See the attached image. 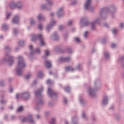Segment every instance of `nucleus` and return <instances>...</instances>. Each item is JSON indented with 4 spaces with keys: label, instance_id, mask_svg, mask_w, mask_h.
Segmentation results:
<instances>
[{
    "label": "nucleus",
    "instance_id": "f257e3e1",
    "mask_svg": "<svg viewBox=\"0 0 124 124\" xmlns=\"http://www.w3.org/2000/svg\"><path fill=\"white\" fill-rule=\"evenodd\" d=\"M18 62L17 65L16 73L17 75H22V69H23L25 66L26 64L24 62V60L21 57L18 58Z\"/></svg>",
    "mask_w": 124,
    "mask_h": 124
},
{
    "label": "nucleus",
    "instance_id": "f03ea898",
    "mask_svg": "<svg viewBox=\"0 0 124 124\" xmlns=\"http://www.w3.org/2000/svg\"><path fill=\"white\" fill-rule=\"evenodd\" d=\"M37 38L39 39L41 46L45 45V42H44V39L42 37V35L39 34L38 36L34 34L32 35V40L33 41H35Z\"/></svg>",
    "mask_w": 124,
    "mask_h": 124
},
{
    "label": "nucleus",
    "instance_id": "7ed1b4c3",
    "mask_svg": "<svg viewBox=\"0 0 124 124\" xmlns=\"http://www.w3.org/2000/svg\"><path fill=\"white\" fill-rule=\"evenodd\" d=\"M20 5V3H15L13 2L11 3L10 7L11 9H14L16 7H17V8H20L21 7L18 6V5Z\"/></svg>",
    "mask_w": 124,
    "mask_h": 124
},
{
    "label": "nucleus",
    "instance_id": "20e7f679",
    "mask_svg": "<svg viewBox=\"0 0 124 124\" xmlns=\"http://www.w3.org/2000/svg\"><path fill=\"white\" fill-rule=\"evenodd\" d=\"M29 121L30 123H34L33 121L32 118H31V115H30L27 118H23L22 120V122H26V121Z\"/></svg>",
    "mask_w": 124,
    "mask_h": 124
},
{
    "label": "nucleus",
    "instance_id": "39448f33",
    "mask_svg": "<svg viewBox=\"0 0 124 124\" xmlns=\"http://www.w3.org/2000/svg\"><path fill=\"white\" fill-rule=\"evenodd\" d=\"M92 1L91 0H87L86 1L85 5H84V7L85 9H89L90 8V5H91V2Z\"/></svg>",
    "mask_w": 124,
    "mask_h": 124
},
{
    "label": "nucleus",
    "instance_id": "423d86ee",
    "mask_svg": "<svg viewBox=\"0 0 124 124\" xmlns=\"http://www.w3.org/2000/svg\"><path fill=\"white\" fill-rule=\"evenodd\" d=\"M88 93L91 96H94V95H95V93H94V90L93 89L90 88L88 89Z\"/></svg>",
    "mask_w": 124,
    "mask_h": 124
},
{
    "label": "nucleus",
    "instance_id": "0eeeda50",
    "mask_svg": "<svg viewBox=\"0 0 124 124\" xmlns=\"http://www.w3.org/2000/svg\"><path fill=\"white\" fill-rule=\"evenodd\" d=\"M47 93L49 96H52V95H55L56 94L53 91L51 90V89L49 88L47 90Z\"/></svg>",
    "mask_w": 124,
    "mask_h": 124
},
{
    "label": "nucleus",
    "instance_id": "6e6552de",
    "mask_svg": "<svg viewBox=\"0 0 124 124\" xmlns=\"http://www.w3.org/2000/svg\"><path fill=\"white\" fill-rule=\"evenodd\" d=\"M45 64L47 68L51 67V62L50 61H46L45 62Z\"/></svg>",
    "mask_w": 124,
    "mask_h": 124
},
{
    "label": "nucleus",
    "instance_id": "1a4fd4ad",
    "mask_svg": "<svg viewBox=\"0 0 124 124\" xmlns=\"http://www.w3.org/2000/svg\"><path fill=\"white\" fill-rule=\"evenodd\" d=\"M23 96H25L24 99L27 100L30 97V94L28 93H24L23 94Z\"/></svg>",
    "mask_w": 124,
    "mask_h": 124
},
{
    "label": "nucleus",
    "instance_id": "9d476101",
    "mask_svg": "<svg viewBox=\"0 0 124 124\" xmlns=\"http://www.w3.org/2000/svg\"><path fill=\"white\" fill-rule=\"evenodd\" d=\"M19 21V17L16 16L13 19V22L14 24H17Z\"/></svg>",
    "mask_w": 124,
    "mask_h": 124
},
{
    "label": "nucleus",
    "instance_id": "9b49d317",
    "mask_svg": "<svg viewBox=\"0 0 124 124\" xmlns=\"http://www.w3.org/2000/svg\"><path fill=\"white\" fill-rule=\"evenodd\" d=\"M55 23H56V21H51V25H49L47 26V31H49V30H50V29L52 28V26H53V25H55Z\"/></svg>",
    "mask_w": 124,
    "mask_h": 124
},
{
    "label": "nucleus",
    "instance_id": "f8f14e48",
    "mask_svg": "<svg viewBox=\"0 0 124 124\" xmlns=\"http://www.w3.org/2000/svg\"><path fill=\"white\" fill-rule=\"evenodd\" d=\"M61 62H69L70 61V58H62L60 59Z\"/></svg>",
    "mask_w": 124,
    "mask_h": 124
},
{
    "label": "nucleus",
    "instance_id": "ddd939ff",
    "mask_svg": "<svg viewBox=\"0 0 124 124\" xmlns=\"http://www.w3.org/2000/svg\"><path fill=\"white\" fill-rule=\"evenodd\" d=\"M43 91V88H41V90H38L36 93V96H38V95H40V93H41V92Z\"/></svg>",
    "mask_w": 124,
    "mask_h": 124
},
{
    "label": "nucleus",
    "instance_id": "4468645a",
    "mask_svg": "<svg viewBox=\"0 0 124 124\" xmlns=\"http://www.w3.org/2000/svg\"><path fill=\"white\" fill-rule=\"evenodd\" d=\"M66 70L67 71H73L74 70V69H73L72 67L68 66L66 67Z\"/></svg>",
    "mask_w": 124,
    "mask_h": 124
},
{
    "label": "nucleus",
    "instance_id": "2eb2a0df",
    "mask_svg": "<svg viewBox=\"0 0 124 124\" xmlns=\"http://www.w3.org/2000/svg\"><path fill=\"white\" fill-rule=\"evenodd\" d=\"M107 103V97H105L103 100V104H106Z\"/></svg>",
    "mask_w": 124,
    "mask_h": 124
},
{
    "label": "nucleus",
    "instance_id": "dca6fc26",
    "mask_svg": "<svg viewBox=\"0 0 124 124\" xmlns=\"http://www.w3.org/2000/svg\"><path fill=\"white\" fill-rule=\"evenodd\" d=\"M43 77V74L42 73V72H39L38 74V77H39V78H42Z\"/></svg>",
    "mask_w": 124,
    "mask_h": 124
},
{
    "label": "nucleus",
    "instance_id": "f3484780",
    "mask_svg": "<svg viewBox=\"0 0 124 124\" xmlns=\"http://www.w3.org/2000/svg\"><path fill=\"white\" fill-rule=\"evenodd\" d=\"M21 111H23V107L22 106L19 107L17 109V112H21Z\"/></svg>",
    "mask_w": 124,
    "mask_h": 124
},
{
    "label": "nucleus",
    "instance_id": "a211bd4d",
    "mask_svg": "<svg viewBox=\"0 0 124 124\" xmlns=\"http://www.w3.org/2000/svg\"><path fill=\"white\" fill-rule=\"evenodd\" d=\"M13 63V60H12V57H11V59L9 60V64L11 65Z\"/></svg>",
    "mask_w": 124,
    "mask_h": 124
},
{
    "label": "nucleus",
    "instance_id": "6ab92c4d",
    "mask_svg": "<svg viewBox=\"0 0 124 124\" xmlns=\"http://www.w3.org/2000/svg\"><path fill=\"white\" fill-rule=\"evenodd\" d=\"M62 8H61L59 9V11L57 13L58 14L59 17H61V16H60V15H59V14H60V13H61L62 12Z\"/></svg>",
    "mask_w": 124,
    "mask_h": 124
},
{
    "label": "nucleus",
    "instance_id": "aec40b11",
    "mask_svg": "<svg viewBox=\"0 0 124 124\" xmlns=\"http://www.w3.org/2000/svg\"><path fill=\"white\" fill-rule=\"evenodd\" d=\"M64 90L65 92H69V91H70V88H69V87H67L64 88Z\"/></svg>",
    "mask_w": 124,
    "mask_h": 124
},
{
    "label": "nucleus",
    "instance_id": "412c9836",
    "mask_svg": "<svg viewBox=\"0 0 124 124\" xmlns=\"http://www.w3.org/2000/svg\"><path fill=\"white\" fill-rule=\"evenodd\" d=\"M43 18V16H42V15H39L38 16V20H42Z\"/></svg>",
    "mask_w": 124,
    "mask_h": 124
},
{
    "label": "nucleus",
    "instance_id": "4be33fe9",
    "mask_svg": "<svg viewBox=\"0 0 124 124\" xmlns=\"http://www.w3.org/2000/svg\"><path fill=\"white\" fill-rule=\"evenodd\" d=\"M2 28L3 30H7V27L6 26V25H2Z\"/></svg>",
    "mask_w": 124,
    "mask_h": 124
},
{
    "label": "nucleus",
    "instance_id": "5701e85b",
    "mask_svg": "<svg viewBox=\"0 0 124 124\" xmlns=\"http://www.w3.org/2000/svg\"><path fill=\"white\" fill-rule=\"evenodd\" d=\"M75 41H76V42L79 43L80 42V39L78 38H75Z\"/></svg>",
    "mask_w": 124,
    "mask_h": 124
},
{
    "label": "nucleus",
    "instance_id": "b1692460",
    "mask_svg": "<svg viewBox=\"0 0 124 124\" xmlns=\"http://www.w3.org/2000/svg\"><path fill=\"white\" fill-rule=\"evenodd\" d=\"M19 45L20 46H23V45H24V41H20L19 42Z\"/></svg>",
    "mask_w": 124,
    "mask_h": 124
},
{
    "label": "nucleus",
    "instance_id": "393cba45",
    "mask_svg": "<svg viewBox=\"0 0 124 124\" xmlns=\"http://www.w3.org/2000/svg\"><path fill=\"white\" fill-rule=\"evenodd\" d=\"M55 119H52L51 120V122L50 123V124H56V123H55Z\"/></svg>",
    "mask_w": 124,
    "mask_h": 124
},
{
    "label": "nucleus",
    "instance_id": "a878e982",
    "mask_svg": "<svg viewBox=\"0 0 124 124\" xmlns=\"http://www.w3.org/2000/svg\"><path fill=\"white\" fill-rule=\"evenodd\" d=\"M30 77H31V75H28L25 77V78L27 79H30Z\"/></svg>",
    "mask_w": 124,
    "mask_h": 124
},
{
    "label": "nucleus",
    "instance_id": "bb28decb",
    "mask_svg": "<svg viewBox=\"0 0 124 124\" xmlns=\"http://www.w3.org/2000/svg\"><path fill=\"white\" fill-rule=\"evenodd\" d=\"M45 52H46V56H49V51H48V50H46Z\"/></svg>",
    "mask_w": 124,
    "mask_h": 124
},
{
    "label": "nucleus",
    "instance_id": "cd10ccee",
    "mask_svg": "<svg viewBox=\"0 0 124 124\" xmlns=\"http://www.w3.org/2000/svg\"><path fill=\"white\" fill-rule=\"evenodd\" d=\"M88 33H89V32H88V31H86V32L84 33V37H85V38L87 37V35Z\"/></svg>",
    "mask_w": 124,
    "mask_h": 124
},
{
    "label": "nucleus",
    "instance_id": "c85d7f7f",
    "mask_svg": "<svg viewBox=\"0 0 124 124\" xmlns=\"http://www.w3.org/2000/svg\"><path fill=\"white\" fill-rule=\"evenodd\" d=\"M38 29L39 30H42V25H41V24L39 25L38 26Z\"/></svg>",
    "mask_w": 124,
    "mask_h": 124
},
{
    "label": "nucleus",
    "instance_id": "c756f323",
    "mask_svg": "<svg viewBox=\"0 0 124 124\" xmlns=\"http://www.w3.org/2000/svg\"><path fill=\"white\" fill-rule=\"evenodd\" d=\"M11 16V14H9L7 15V16H6V19H9V17H10V16Z\"/></svg>",
    "mask_w": 124,
    "mask_h": 124
},
{
    "label": "nucleus",
    "instance_id": "7c9ffc66",
    "mask_svg": "<svg viewBox=\"0 0 124 124\" xmlns=\"http://www.w3.org/2000/svg\"><path fill=\"white\" fill-rule=\"evenodd\" d=\"M115 47H116V45H115V44H111V47L112 48H115Z\"/></svg>",
    "mask_w": 124,
    "mask_h": 124
},
{
    "label": "nucleus",
    "instance_id": "2f4dec72",
    "mask_svg": "<svg viewBox=\"0 0 124 124\" xmlns=\"http://www.w3.org/2000/svg\"><path fill=\"white\" fill-rule=\"evenodd\" d=\"M72 24V21H69L68 22V25L69 26H70V25H71Z\"/></svg>",
    "mask_w": 124,
    "mask_h": 124
},
{
    "label": "nucleus",
    "instance_id": "473e14b6",
    "mask_svg": "<svg viewBox=\"0 0 124 124\" xmlns=\"http://www.w3.org/2000/svg\"><path fill=\"white\" fill-rule=\"evenodd\" d=\"M46 83L47 84H51V80L50 79H48L46 81Z\"/></svg>",
    "mask_w": 124,
    "mask_h": 124
},
{
    "label": "nucleus",
    "instance_id": "72a5a7b5",
    "mask_svg": "<svg viewBox=\"0 0 124 124\" xmlns=\"http://www.w3.org/2000/svg\"><path fill=\"white\" fill-rule=\"evenodd\" d=\"M117 31V30H116V29H113V30H112V32H113V33H116V32Z\"/></svg>",
    "mask_w": 124,
    "mask_h": 124
},
{
    "label": "nucleus",
    "instance_id": "f704fd0d",
    "mask_svg": "<svg viewBox=\"0 0 124 124\" xmlns=\"http://www.w3.org/2000/svg\"><path fill=\"white\" fill-rule=\"evenodd\" d=\"M36 53H39L40 52V50H39V49H37L35 50Z\"/></svg>",
    "mask_w": 124,
    "mask_h": 124
},
{
    "label": "nucleus",
    "instance_id": "c9c22d12",
    "mask_svg": "<svg viewBox=\"0 0 124 124\" xmlns=\"http://www.w3.org/2000/svg\"><path fill=\"white\" fill-rule=\"evenodd\" d=\"M64 103H65V104H66V103H67V100H66V99H65L63 101Z\"/></svg>",
    "mask_w": 124,
    "mask_h": 124
},
{
    "label": "nucleus",
    "instance_id": "e433bc0d",
    "mask_svg": "<svg viewBox=\"0 0 124 124\" xmlns=\"http://www.w3.org/2000/svg\"><path fill=\"white\" fill-rule=\"evenodd\" d=\"M14 33L15 34L17 33V29H14Z\"/></svg>",
    "mask_w": 124,
    "mask_h": 124
},
{
    "label": "nucleus",
    "instance_id": "4c0bfd02",
    "mask_svg": "<svg viewBox=\"0 0 124 124\" xmlns=\"http://www.w3.org/2000/svg\"><path fill=\"white\" fill-rule=\"evenodd\" d=\"M29 48H30V50H33V49H32V46H31V45H30V46H29Z\"/></svg>",
    "mask_w": 124,
    "mask_h": 124
},
{
    "label": "nucleus",
    "instance_id": "58836bf2",
    "mask_svg": "<svg viewBox=\"0 0 124 124\" xmlns=\"http://www.w3.org/2000/svg\"><path fill=\"white\" fill-rule=\"evenodd\" d=\"M51 4H52V1H51V0H49L48 5H51Z\"/></svg>",
    "mask_w": 124,
    "mask_h": 124
},
{
    "label": "nucleus",
    "instance_id": "ea45409f",
    "mask_svg": "<svg viewBox=\"0 0 124 124\" xmlns=\"http://www.w3.org/2000/svg\"><path fill=\"white\" fill-rule=\"evenodd\" d=\"M105 56L106 58H108V56H109V54H108V53H106L105 54Z\"/></svg>",
    "mask_w": 124,
    "mask_h": 124
},
{
    "label": "nucleus",
    "instance_id": "a19ab883",
    "mask_svg": "<svg viewBox=\"0 0 124 124\" xmlns=\"http://www.w3.org/2000/svg\"><path fill=\"white\" fill-rule=\"evenodd\" d=\"M62 28H63V27H62V26H60L59 27V30H62Z\"/></svg>",
    "mask_w": 124,
    "mask_h": 124
},
{
    "label": "nucleus",
    "instance_id": "79ce46f5",
    "mask_svg": "<svg viewBox=\"0 0 124 124\" xmlns=\"http://www.w3.org/2000/svg\"><path fill=\"white\" fill-rule=\"evenodd\" d=\"M31 24H34V21L31 20Z\"/></svg>",
    "mask_w": 124,
    "mask_h": 124
},
{
    "label": "nucleus",
    "instance_id": "37998d69",
    "mask_svg": "<svg viewBox=\"0 0 124 124\" xmlns=\"http://www.w3.org/2000/svg\"><path fill=\"white\" fill-rule=\"evenodd\" d=\"M85 26H88V25H89V23L88 22H85L84 24Z\"/></svg>",
    "mask_w": 124,
    "mask_h": 124
},
{
    "label": "nucleus",
    "instance_id": "c03bdc74",
    "mask_svg": "<svg viewBox=\"0 0 124 124\" xmlns=\"http://www.w3.org/2000/svg\"><path fill=\"white\" fill-rule=\"evenodd\" d=\"M120 27L121 28H123V27H124V24L121 23V24L120 25Z\"/></svg>",
    "mask_w": 124,
    "mask_h": 124
},
{
    "label": "nucleus",
    "instance_id": "a18cd8bd",
    "mask_svg": "<svg viewBox=\"0 0 124 124\" xmlns=\"http://www.w3.org/2000/svg\"><path fill=\"white\" fill-rule=\"evenodd\" d=\"M42 8L43 9H44V8H45V5H43L42 6Z\"/></svg>",
    "mask_w": 124,
    "mask_h": 124
},
{
    "label": "nucleus",
    "instance_id": "49530a36",
    "mask_svg": "<svg viewBox=\"0 0 124 124\" xmlns=\"http://www.w3.org/2000/svg\"><path fill=\"white\" fill-rule=\"evenodd\" d=\"M85 116H86V114H85L84 113H83V114H82V117H83V118H85Z\"/></svg>",
    "mask_w": 124,
    "mask_h": 124
},
{
    "label": "nucleus",
    "instance_id": "de8ad7c7",
    "mask_svg": "<svg viewBox=\"0 0 124 124\" xmlns=\"http://www.w3.org/2000/svg\"><path fill=\"white\" fill-rule=\"evenodd\" d=\"M91 25L92 26V29H93V23H91Z\"/></svg>",
    "mask_w": 124,
    "mask_h": 124
},
{
    "label": "nucleus",
    "instance_id": "09e8293b",
    "mask_svg": "<svg viewBox=\"0 0 124 124\" xmlns=\"http://www.w3.org/2000/svg\"><path fill=\"white\" fill-rule=\"evenodd\" d=\"M13 90H12V88H11L10 89V93H12V92H13Z\"/></svg>",
    "mask_w": 124,
    "mask_h": 124
},
{
    "label": "nucleus",
    "instance_id": "8fccbe9b",
    "mask_svg": "<svg viewBox=\"0 0 124 124\" xmlns=\"http://www.w3.org/2000/svg\"><path fill=\"white\" fill-rule=\"evenodd\" d=\"M1 103H4V100H2L1 101Z\"/></svg>",
    "mask_w": 124,
    "mask_h": 124
},
{
    "label": "nucleus",
    "instance_id": "3c124183",
    "mask_svg": "<svg viewBox=\"0 0 124 124\" xmlns=\"http://www.w3.org/2000/svg\"><path fill=\"white\" fill-rule=\"evenodd\" d=\"M40 118V116L39 115H37V118L39 119Z\"/></svg>",
    "mask_w": 124,
    "mask_h": 124
},
{
    "label": "nucleus",
    "instance_id": "603ef678",
    "mask_svg": "<svg viewBox=\"0 0 124 124\" xmlns=\"http://www.w3.org/2000/svg\"><path fill=\"white\" fill-rule=\"evenodd\" d=\"M50 16H51V17H53V16H54V14H51Z\"/></svg>",
    "mask_w": 124,
    "mask_h": 124
},
{
    "label": "nucleus",
    "instance_id": "864d4df0",
    "mask_svg": "<svg viewBox=\"0 0 124 124\" xmlns=\"http://www.w3.org/2000/svg\"><path fill=\"white\" fill-rule=\"evenodd\" d=\"M18 96H19V94H16V98H18Z\"/></svg>",
    "mask_w": 124,
    "mask_h": 124
},
{
    "label": "nucleus",
    "instance_id": "5fc2aeb1",
    "mask_svg": "<svg viewBox=\"0 0 124 124\" xmlns=\"http://www.w3.org/2000/svg\"><path fill=\"white\" fill-rule=\"evenodd\" d=\"M10 109H13V107H10Z\"/></svg>",
    "mask_w": 124,
    "mask_h": 124
},
{
    "label": "nucleus",
    "instance_id": "6e6d98bb",
    "mask_svg": "<svg viewBox=\"0 0 124 124\" xmlns=\"http://www.w3.org/2000/svg\"><path fill=\"white\" fill-rule=\"evenodd\" d=\"M8 48H9V47L7 46V47H5V49H8Z\"/></svg>",
    "mask_w": 124,
    "mask_h": 124
},
{
    "label": "nucleus",
    "instance_id": "4d7b16f0",
    "mask_svg": "<svg viewBox=\"0 0 124 124\" xmlns=\"http://www.w3.org/2000/svg\"><path fill=\"white\" fill-rule=\"evenodd\" d=\"M49 74H52V72H50Z\"/></svg>",
    "mask_w": 124,
    "mask_h": 124
},
{
    "label": "nucleus",
    "instance_id": "13d9d810",
    "mask_svg": "<svg viewBox=\"0 0 124 124\" xmlns=\"http://www.w3.org/2000/svg\"><path fill=\"white\" fill-rule=\"evenodd\" d=\"M0 38H2V36H0Z\"/></svg>",
    "mask_w": 124,
    "mask_h": 124
},
{
    "label": "nucleus",
    "instance_id": "bf43d9fd",
    "mask_svg": "<svg viewBox=\"0 0 124 124\" xmlns=\"http://www.w3.org/2000/svg\"><path fill=\"white\" fill-rule=\"evenodd\" d=\"M0 86H1V82H0Z\"/></svg>",
    "mask_w": 124,
    "mask_h": 124
},
{
    "label": "nucleus",
    "instance_id": "052dcab7",
    "mask_svg": "<svg viewBox=\"0 0 124 124\" xmlns=\"http://www.w3.org/2000/svg\"><path fill=\"white\" fill-rule=\"evenodd\" d=\"M39 104H41V102H40V103H39Z\"/></svg>",
    "mask_w": 124,
    "mask_h": 124
},
{
    "label": "nucleus",
    "instance_id": "680f3d73",
    "mask_svg": "<svg viewBox=\"0 0 124 124\" xmlns=\"http://www.w3.org/2000/svg\"><path fill=\"white\" fill-rule=\"evenodd\" d=\"M95 23H97V21H95Z\"/></svg>",
    "mask_w": 124,
    "mask_h": 124
},
{
    "label": "nucleus",
    "instance_id": "e2e57ef3",
    "mask_svg": "<svg viewBox=\"0 0 124 124\" xmlns=\"http://www.w3.org/2000/svg\"><path fill=\"white\" fill-rule=\"evenodd\" d=\"M66 124H68L67 123H66Z\"/></svg>",
    "mask_w": 124,
    "mask_h": 124
},
{
    "label": "nucleus",
    "instance_id": "0e129e2a",
    "mask_svg": "<svg viewBox=\"0 0 124 124\" xmlns=\"http://www.w3.org/2000/svg\"><path fill=\"white\" fill-rule=\"evenodd\" d=\"M97 21H98V19H97Z\"/></svg>",
    "mask_w": 124,
    "mask_h": 124
}]
</instances>
